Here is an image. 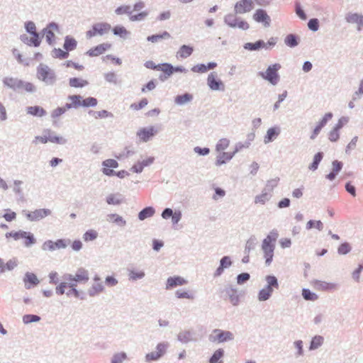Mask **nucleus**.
Instances as JSON below:
<instances>
[{"label": "nucleus", "instance_id": "nucleus-56", "mask_svg": "<svg viewBox=\"0 0 363 363\" xmlns=\"http://www.w3.org/2000/svg\"><path fill=\"white\" fill-rule=\"evenodd\" d=\"M40 320V318L36 315H25L23 317V321L24 323L28 324L33 322H38Z\"/></svg>", "mask_w": 363, "mask_h": 363}, {"label": "nucleus", "instance_id": "nucleus-63", "mask_svg": "<svg viewBox=\"0 0 363 363\" xmlns=\"http://www.w3.org/2000/svg\"><path fill=\"white\" fill-rule=\"evenodd\" d=\"M145 276V273L142 271L131 270L129 273L130 279L133 280H137L142 279Z\"/></svg>", "mask_w": 363, "mask_h": 363}, {"label": "nucleus", "instance_id": "nucleus-18", "mask_svg": "<svg viewBox=\"0 0 363 363\" xmlns=\"http://www.w3.org/2000/svg\"><path fill=\"white\" fill-rule=\"evenodd\" d=\"M43 133H45L48 141L56 144H65L66 139L62 136L55 135V133L51 129H45Z\"/></svg>", "mask_w": 363, "mask_h": 363}, {"label": "nucleus", "instance_id": "nucleus-27", "mask_svg": "<svg viewBox=\"0 0 363 363\" xmlns=\"http://www.w3.org/2000/svg\"><path fill=\"white\" fill-rule=\"evenodd\" d=\"M153 162V158H147L146 160H143L142 162H138L135 164L131 169L133 172L140 173L143 171V168Z\"/></svg>", "mask_w": 363, "mask_h": 363}, {"label": "nucleus", "instance_id": "nucleus-54", "mask_svg": "<svg viewBox=\"0 0 363 363\" xmlns=\"http://www.w3.org/2000/svg\"><path fill=\"white\" fill-rule=\"evenodd\" d=\"M53 56L59 59H66L69 56V52L64 51L60 48L55 49L53 50Z\"/></svg>", "mask_w": 363, "mask_h": 363}, {"label": "nucleus", "instance_id": "nucleus-57", "mask_svg": "<svg viewBox=\"0 0 363 363\" xmlns=\"http://www.w3.org/2000/svg\"><path fill=\"white\" fill-rule=\"evenodd\" d=\"M3 218L8 222H11L16 218V213L10 209H6Z\"/></svg>", "mask_w": 363, "mask_h": 363}, {"label": "nucleus", "instance_id": "nucleus-26", "mask_svg": "<svg viewBox=\"0 0 363 363\" xmlns=\"http://www.w3.org/2000/svg\"><path fill=\"white\" fill-rule=\"evenodd\" d=\"M26 112L33 116L42 117L46 114V111L38 106H28L26 108Z\"/></svg>", "mask_w": 363, "mask_h": 363}, {"label": "nucleus", "instance_id": "nucleus-5", "mask_svg": "<svg viewBox=\"0 0 363 363\" xmlns=\"http://www.w3.org/2000/svg\"><path fill=\"white\" fill-rule=\"evenodd\" d=\"M37 77L40 80L48 84H52L55 81V75L53 71L44 65H40L38 67Z\"/></svg>", "mask_w": 363, "mask_h": 363}, {"label": "nucleus", "instance_id": "nucleus-53", "mask_svg": "<svg viewBox=\"0 0 363 363\" xmlns=\"http://www.w3.org/2000/svg\"><path fill=\"white\" fill-rule=\"evenodd\" d=\"M115 12L118 15L130 14L132 13L131 7L128 5L121 6L116 9Z\"/></svg>", "mask_w": 363, "mask_h": 363}, {"label": "nucleus", "instance_id": "nucleus-47", "mask_svg": "<svg viewBox=\"0 0 363 363\" xmlns=\"http://www.w3.org/2000/svg\"><path fill=\"white\" fill-rule=\"evenodd\" d=\"M285 44L291 48L295 47L298 45V41L296 35L289 34L286 35L284 39Z\"/></svg>", "mask_w": 363, "mask_h": 363}, {"label": "nucleus", "instance_id": "nucleus-11", "mask_svg": "<svg viewBox=\"0 0 363 363\" xmlns=\"http://www.w3.org/2000/svg\"><path fill=\"white\" fill-rule=\"evenodd\" d=\"M68 242L64 239H59L56 241L47 240L42 245V249L44 251H55L60 249H64L67 246Z\"/></svg>", "mask_w": 363, "mask_h": 363}, {"label": "nucleus", "instance_id": "nucleus-8", "mask_svg": "<svg viewBox=\"0 0 363 363\" xmlns=\"http://www.w3.org/2000/svg\"><path fill=\"white\" fill-rule=\"evenodd\" d=\"M233 339V335L230 331L215 329L209 335V340L214 343H221Z\"/></svg>", "mask_w": 363, "mask_h": 363}, {"label": "nucleus", "instance_id": "nucleus-50", "mask_svg": "<svg viewBox=\"0 0 363 363\" xmlns=\"http://www.w3.org/2000/svg\"><path fill=\"white\" fill-rule=\"evenodd\" d=\"M97 236H98V233L96 230H89L84 234L83 238H84V241L89 242V241H92V240H95L97 238Z\"/></svg>", "mask_w": 363, "mask_h": 363}, {"label": "nucleus", "instance_id": "nucleus-20", "mask_svg": "<svg viewBox=\"0 0 363 363\" xmlns=\"http://www.w3.org/2000/svg\"><path fill=\"white\" fill-rule=\"evenodd\" d=\"M253 18L257 22L263 23L264 26H269L270 23V18L267 13L262 9H258L255 13Z\"/></svg>", "mask_w": 363, "mask_h": 363}, {"label": "nucleus", "instance_id": "nucleus-32", "mask_svg": "<svg viewBox=\"0 0 363 363\" xmlns=\"http://www.w3.org/2000/svg\"><path fill=\"white\" fill-rule=\"evenodd\" d=\"M89 84V82L81 78H70L69 80V84L72 87L74 88H82L85 86H86Z\"/></svg>", "mask_w": 363, "mask_h": 363}, {"label": "nucleus", "instance_id": "nucleus-62", "mask_svg": "<svg viewBox=\"0 0 363 363\" xmlns=\"http://www.w3.org/2000/svg\"><path fill=\"white\" fill-rule=\"evenodd\" d=\"M168 345L167 343H159L156 347V352L160 355V358L165 353Z\"/></svg>", "mask_w": 363, "mask_h": 363}, {"label": "nucleus", "instance_id": "nucleus-13", "mask_svg": "<svg viewBox=\"0 0 363 363\" xmlns=\"http://www.w3.org/2000/svg\"><path fill=\"white\" fill-rule=\"evenodd\" d=\"M253 9L252 0H240L235 5V12L236 13H245L250 11Z\"/></svg>", "mask_w": 363, "mask_h": 363}, {"label": "nucleus", "instance_id": "nucleus-37", "mask_svg": "<svg viewBox=\"0 0 363 363\" xmlns=\"http://www.w3.org/2000/svg\"><path fill=\"white\" fill-rule=\"evenodd\" d=\"M20 81L21 80H18L16 78L6 77L4 78L3 82L6 86L13 89H18V88L19 87Z\"/></svg>", "mask_w": 363, "mask_h": 363}, {"label": "nucleus", "instance_id": "nucleus-40", "mask_svg": "<svg viewBox=\"0 0 363 363\" xmlns=\"http://www.w3.org/2000/svg\"><path fill=\"white\" fill-rule=\"evenodd\" d=\"M224 351L223 349H218L216 350L211 357L210 363H223L221 358L223 357Z\"/></svg>", "mask_w": 363, "mask_h": 363}, {"label": "nucleus", "instance_id": "nucleus-42", "mask_svg": "<svg viewBox=\"0 0 363 363\" xmlns=\"http://www.w3.org/2000/svg\"><path fill=\"white\" fill-rule=\"evenodd\" d=\"M35 89V86L30 82H25L23 81H20L19 87L18 90L26 91V92H33Z\"/></svg>", "mask_w": 363, "mask_h": 363}, {"label": "nucleus", "instance_id": "nucleus-38", "mask_svg": "<svg viewBox=\"0 0 363 363\" xmlns=\"http://www.w3.org/2000/svg\"><path fill=\"white\" fill-rule=\"evenodd\" d=\"M26 231L18 230V231H11L6 233L5 234V237L6 239L12 238L14 240H18L20 239H23L25 237Z\"/></svg>", "mask_w": 363, "mask_h": 363}, {"label": "nucleus", "instance_id": "nucleus-9", "mask_svg": "<svg viewBox=\"0 0 363 363\" xmlns=\"http://www.w3.org/2000/svg\"><path fill=\"white\" fill-rule=\"evenodd\" d=\"M225 22L232 28H239L242 30L249 28L247 22L238 18L235 14H228L225 17Z\"/></svg>", "mask_w": 363, "mask_h": 363}, {"label": "nucleus", "instance_id": "nucleus-34", "mask_svg": "<svg viewBox=\"0 0 363 363\" xmlns=\"http://www.w3.org/2000/svg\"><path fill=\"white\" fill-rule=\"evenodd\" d=\"M233 156V154L221 152L217 157V160L216 162V164L217 166H220L224 164L226 161H229Z\"/></svg>", "mask_w": 363, "mask_h": 363}, {"label": "nucleus", "instance_id": "nucleus-1", "mask_svg": "<svg viewBox=\"0 0 363 363\" xmlns=\"http://www.w3.org/2000/svg\"><path fill=\"white\" fill-rule=\"evenodd\" d=\"M277 238L278 233L276 231H272L262 242V250L264 252L267 265H269L272 261L274 257V242Z\"/></svg>", "mask_w": 363, "mask_h": 363}, {"label": "nucleus", "instance_id": "nucleus-7", "mask_svg": "<svg viewBox=\"0 0 363 363\" xmlns=\"http://www.w3.org/2000/svg\"><path fill=\"white\" fill-rule=\"evenodd\" d=\"M111 26L108 23H97L92 26V28L86 31V36L87 38H91L96 35H103L111 30Z\"/></svg>", "mask_w": 363, "mask_h": 363}, {"label": "nucleus", "instance_id": "nucleus-43", "mask_svg": "<svg viewBox=\"0 0 363 363\" xmlns=\"http://www.w3.org/2000/svg\"><path fill=\"white\" fill-rule=\"evenodd\" d=\"M158 70L163 72L167 77H169L173 74L174 69L170 64L164 63L159 65Z\"/></svg>", "mask_w": 363, "mask_h": 363}, {"label": "nucleus", "instance_id": "nucleus-36", "mask_svg": "<svg viewBox=\"0 0 363 363\" xmlns=\"http://www.w3.org/2000/svg\"><path fill=\"white\" fill-rule=\"evenodd\" d=\"M279 134V130L277 128H271L267 132L264 137V143H268L276 138Z\"/></svg>", "mask_w": 363, "mask_h": 363}, {"label": "nucleus", "instance_id": "nucleus-15", "mask_svg": "<svg viewBox=\"0 0 363 363\" xmlns=\"http://www.w3.org/2000/svg\"><path fill=\"white\" fill-rule=\"evenodd\" d=\"M50 214L48 209H36L26 214L27 218L31 221L39 220Z\"/></svg>", "mask_w": 363, "mask_h": 363}, {"label": "nucleus", "instance_id": "nucleus-46", "mask_svg": "<svg viewBox=\"0 0 363 363\" xmlns=\"http://www.w3.org/2000/svg\"><path fill=\"white\" fill-rule=\"evenodd\" d=\"M82 106L83 107H94L96 106L98 103L97 99L94 97L82 99Z\"/></svg>", "mask_w": 363, "mask_h": 363}, {"label": "nucleus", "instance_id": "nucleus-16", "mask_svg": "<svg viewBox=\"0 0 363 363\" xmlns=\"http://www.w3.org/2000/svg\"><path fill=\"white\" fill-rule=\"evenodd\" d=\"M345 19L350 23H354L357 26L359 30L363 28V16L356 13H349L347 14Z\"/></svg>", "mask_w": 363, "mask_h": 363}, {"label": "nucleus", "instance_id": "nucleus-64", "mask_svg": "<svg viewBox=\"0 0 363 363\" xmlns=\"http://www.w3.org/2000/svg\"><path fill=\"white\" fill-rule=\"evenodd\" d=\"M333 118L332 113H325L322 119L318 122V125L320 126L322 128L327 124V123L331 120Z\"/></svg>", "mask_w": 363, "mask_h": 363}, {"label": "nucleus", "instance_id": "nucleus-14", "mask_svg": "<svg viewBox=\"0 0 363 363\" xmlns=\"http://www.w3.org/2000/svg\"><path fill=\"white\" fill-rule=\"evenodd\" d=\"M111 46L112 45L111 43H104L99 44L94 48H91L86 52V54L89 57H97L100 55L104 54L106 51L111 49Z\"/></svg>", "mask_w": 363, "mask_h": 363}, {"label": "nucleus", "instance_id": "nucleus-30", "mask_svg": "<svg viewBox=\"0 0 363 363\" xmlns=\"http://www.w3.org/2000/svg\"><path fill=\"white\" fill-rule=\"evenodd\" d=\"M77 42L74 38L69 36L65 38L63 47L67 52L74 50L77 48Z\"/></svg>", "mask_w": 363, "mask_h": 363}, {"label": "nucleus", "instance_id": "nucleus-23", "mask_svg": "<svg viewBox=\"0 0 363 363\" xmlns=\"http://www.w3.org/2000/svg\"><path fill=\"white\" fill-rule=\"evenodd\" d=\"M186 284V281L181 277H173L167 279L166 289H172Z\"/></svg>", "mask_w": 363, "mask_h": 363}, {"label": "nucleus", "instance_id": "nucleus-45", "mask_svg": "<svg viewBox=\"0 0 363 363\" xmlns=\"http://www.w3.org/2000/svg\"><path fill=\"white\" fill-rule=\"evenodd\" d=\"M148 104L146 98L142 99L138 103H133L130 106V108L134 111H138L145 107Z\"/></svg>", "mask_w": 363, "mask_h": 363}, {"label": "nucleus", "instance_id": "nucleus-17", "mask_svg": "<svg viewBox=\"0 0 363 363\" xmlns=\"http://www.w3.org/2000/svg\"><path fill=\"white\" fill-rule=\"evenodd\" d=\"M102 164L104 166L102 172L106 176L114 175V171L110 168H117L118 167V162L113 159L106 160L103 162Z\"/></svg>", "mask_w": 363, "mask_h": 363}, {"label": "nucleus", "instance_id": "nucleus-41", "mask_svg": "<svg viewBox=\"0 0 363 363\" xmlns=\"http://www.w3.org/2000/svg\"><path fill=\"white\" fill-rule=\"evenodd\" d=\"M112 30L114 35L123 38H126L129 34V32L127 30V29L125 27L121 26H115Z\"/></svg>", "mask_w": 363, "mask_h": 363}, {"label": "nucleus", "instance_id": "nucleus-55", "mask_svg": "<svg viewBox=\"0 0 363 363\" xmlns=\"http://www.w3.org/2000/svg\"><path fill=\"white\" fill-rule=\"evenodd\" d=\"M323 342V338L321 336L314 337L311 341L310 349L314 350L318 348L319 346L322 345Z\"/></svg>", "mask_w": 363, "mask_h": 363}, {"label": "nucleus", "instance_id": "nucleus-3", "mask_svg": "<svg viewBox=\"0 0 363 363\" xmlns=\"http://www.w3.org/2000/svg\"><path fill=\"white\" fill-rule=\"evenodd\" d=\"M265 279L267 285L266 287L262 289L258 294V298L261 301H266L269 298L273 292V289H279L278 281L274 276H267Z\"/></svg>", "mask_w": 363, "mask_h": 363}, {"label": "nucleus", "instance_id": "nucleus-12", "mask_svg": "<svg viewBox=\"0 0 363 363\" xmlns=\"http://www.w3.org/2000/svg\"><path fill=\"white\" fill-rule=\"evenodd\" d=\"M59 31L58 26L55 23H51L43 30V35L49 44H52L55 39V33Z\"/></svg>", "mask_w": 363, "mask_h": 363}, {"label": "nucleus", "instance_id": "nucleus-58", "mask_svg": "<svg viewBox=\"0 0 363 363\" xmlns=\"http://www.w3.org/2000/svg\"><path fill=\"white\" fill-rule=\"evenodd\" d=\"M269 196L267 193H262L255 197V203L263 205L269 200Z\"/></svg>", "mask_w": 363, "mask_h": 363}, {"label": "nucleus", "instance_id": "nucleus-28", "mask_svg": "<svg viewBox=\"0 0 363 363\" xmlns=\"http://www.w3.org/2000/svg\"><path fill=\"white\" fill-rule=\"evenodd\" d=\"M170 38H171V35L168 32L164 31L161 34L150 35L147 37V40L152 43H156L162 40H168Z\"/></svg>", "mask_w": 363, "mask_h": 363}, {"label": "nucleus", "instance_id": "nucleus-61", "mask_svg": "<svg viewBox=\"0 0 363 363\" xmlns=\"http://www.w3.org/2000/svg\"><path fill=\"white\" fill-rule=\"evenodd\" d=\"M176 296L179 298H187V299H193L194 295L189 292V291H177Z\"/></svg>", "mask_w": 363, "mask_h": 363}, {"label": "nucleus", "instance_id": "nucleus-51", "mask_svg": "<svg viewBox=\"0 0 363 363\" xmlns=\"http://www.w3.org/2000/svg\"><path fill=\"white\" fill-rule=\"evenodd\" d=\"M306 228L307 229L316 228L321 230L323 225L320 220H309L306 224Z\"/></svg>", "mask_w": 363, "mask_h": 363}, {"label": "nucleus", "instance_id": "nucleus-19", "mask_svg": "<svg viewBox=\"0 0 363 363\" xmlns=\"http://www.w3.org/2000/svg\"><path fill=\"white\" fill-rule=\"evenodd\" d=\"M155 133L153 127L145 128L139 130L137 133V135L140 140L143 142H147L151 137L154 135Z\"/></svg>", "mask_w": 363, "mask_h": 363}, {"label": "nucleus", "instance_id": "nucleus-52", "mask_svg": "<svg viewBox=\"0 0 363 363\" xmlns=\"http://www.w3.org/2000/svg\"><path fill=\"white\" fill-rule=\"evenodd\" d=\"M89 113L96 119L107 118L110 115V113L106 110L99 111H91Z\"/></svg>", "mask_w": 363, "mask_h": 363}, {"label": "nucleus", "instance_id": "nucleus-4", "mask_svg": "<svg viewBox=\"0 0 363 363\" xmlns=\"http://www.w3.org/2000/svg\"><path fill=\"white\" fill-rule=\"evenodd\" d=\"M281 69V65L279 63L274 64L268 67L265 72H260L259 75L264 79L267 80L273 85H276L279 81V75L278 71Z\"/></svg>", "mask_w": 363, "mask_h": 363}, {"label": "nucleus", "instance_id": "nucleus-29", "mask_svg": "<svg viewBox=\"0 0 363 363\" xmlns=\"http://www.w3.org/2000/svg\"><path fill=\"white\" fill-rule=\"evenodd\" d=\"M193 50L192 47L184 45L178 50L177 56L180 58H186L192 54Z\"/></svg>", "mask_w": 363, "mask_h": 363}, {"label": "nucleus", "instance_id": "nucleus-59", "mask_svg": "<svg viewBox=\"0 0 363 363\" xmlns=\"http://www.w3.org/2000/svg\"><path fill=\"white\" fill-rule=\"evenodd\" d=\"M126 358L127 355L125 352H119L113 356L111 363H122Z\"/></svg>", "mask_w": 363, "mask_h": 363}, {"label": "nucleus", "instance_id": "nucleus-39", "mask_svg": "<svg viewBox=\"0 0 363 363\" xmlns=\"http://www.w3.org/2000/svg\"><path fill=\"white\" fill-rule=\"evenodd\" d=\"M154 213L155 210L152 207H147L139 213L138 218L140 220H143L147 218L152 216Z\"/></svg>", "mask_w": 363, "mask_h": 363}, {"label": "nucleus", "instance_id": "nucleus-49", "mask_svg": "<svg viewBox=\"0 0 363 363\" xmlns=\"http://www.w3.org/2000/svg\"><path fill=\"white\" fill-rule=\"evenodd\" d=\"M322 159H323V154L321 152H318L317 154H315L314 156V158H313V162L309 167V169L313 171L317 169L318 164L320 162V161L322 160Z\"/></svg>", "mask_w": 363, "mask_h": 363}, {"label": "nucleus", "instance_id": "nucleus-35", "mask_svg": "<svg viewBox=\"0 0 363 363\" xmlns=\"http://www.w3.org/2000/svg\"><path fill=\"white\" fill-rule=\"evenodd\" d=\"M193 99V96L190 94L186 93L182 95H178L174 99V102L178 105H183L190 102Z\"/></svg>", "mask_w": 363, "mask_h": 363}, {"label": "nucleus", "instance_id": "nucleus-6", "mask_svg": "<svg viewBox=\"0 0 363 363\" xmlns=\"http://www.w3.org/2000/svg\"><path fill=\"white\" fill-rule=\"evenodd\" d=\"M65 279L66 281H72L74 283H86L89 279V274L88 270L84 268H79L75 274H67L65 276Z\"/></svg>", "mask_w": 363, "mask_h": 363}, {"label": "nucleus", "instance_id": "nucleus-24", "mask_svg": "<svg viewBox=\"0 0 363 363\" xmlns=\"http://www.w3.org/2000/svg\"><path fill=\"white\" fill-rule=\"evenodd\" d=\"M94 283L89 289V294L91 296L97 295L103 291L104 286L102 283L100 281V279L98 277H95L94 279Z\"/></svg>", "mask_w": 363, "mask_h": 363}, {"label": "nucleus", "instance_id": "nucleus-48", "mask_svg": "<svg viewBox=\"0 0 363 363\" xmlns=\"http://www.w3.org/2000/svg\"><path fill=\"white\" fill-rule=\"evenodd\" d=\"M230 141L226 138L220 139L216 145V150L218 152H224L229 146Z\"/></svg>", "mask_w": 363, "mask_h": 363}, {"label": "nucleus", "instance_id": "nucleus-21", "mask_svg": "<svg viewBox=\"0 0 363 363\" xmlns=\"http://www.w3.org/2000/svg\"><path fill=\"white\" fill-rule=\"evenodd\" d=\"M313 288L318 291H328L335 289V285L333 283L326 282L320 280L312 281Z\"/></svg>", "mask_w": 363, "mask_h": 363}, {"label": "nucleus", "instance_id": "nucleus-25", "mask_svg": "<svg viewBox=\"0 0 363 363\" xmlns=\"http://www.w3.org/2000/svg\"><path fill=\"white\" fill-rule=\"evenodd\" d=\"M82 96L80 95H72L69 96L68 99L70 101L69 104H66V108L67 109L74 108H77L82 106Z\"/></svg>", "mask_w": 363, "mask_h": 363}, {"label": "nucleus", "instance_id": "nucleus-33", "mask_svg": "<svg viewBox=\"0 0 363 363\" xmlns=\"http://www.w3.org/2000/svg\"><path fill=\"white\" fill-rule=\"evenodd\" d=\"M267 44L263 40H258L255 43H248L245 45V48L250 50H257L260 48H267Z\"/></svg>", "mask_w": 363, "mask_h": 363}, {"label": "nucleus", "instance_id": "nucleus-60", "mask_svg": "<svg viewBox=\"0 0 363 363\" xmlns=\"http://www.w3.org/2000/svg\"><path fill=\"white\" fill-rule=\"evenodd\" d=\"M24 243L26 246L28 247L35 242V239L34 238L32 233L26 232L25 237H23Z\"/></svg>", "mask_w": 363, "mask_h": 363}, {"label": "nucleus", "instance_id": "nucleus-2", "mask_svg": "<svg viewBox=\"0 0 363 363\" xmlns=\"http://www.w3.org/2000/svg\"><path fill=\"white\" fill-rule=\"evenodd\" d=\"M76 283L65 281L60 284L56 288L57 294L60 295L66 294L69 297L82 298L81 291L77 290Z\"/></svg>", "mask_w": 363, "mask_h": 363}, {"label": "nucleus", "instance_id": "nucleus-44", "mask_svg": "<svg viewBox=\"0 0 363 363\" xmlns=\"http://www.w3.org/2000/svg\"><path fill=\"white\" fill-rule=\"evenodd\" d=\"M302 296L306 301H315L318 298V295L307 289H303L302 290Z\"/></svg>", "mask_w": 363, "mask_h": 363}, {"label": "nucleus", "instance_id": "nucleus-22", "mask_svg": "<svg viewBox=\"0 0 363 363\" xmlns=\"http://www.w3.org/2000/svg\"><path fill=\"white\" fill-rule=\"evenodd\" d=\"M23 281L25 284V287L28 289L38 285L39 283L37 276L31 272H27L25 274Z\"/></svg>", "mask_w": 363, "mask_h": 363}, {"label": "nucleus", "instance_id": "nucleus-31", "mask_svg": "<svg viewBox=\"0 0 363 363\" xmlns=\"http://www.w3.org/2000/svg\"><path fill=\"white\" fill-rule=\"evenodd\" d=\"M107 220L111 223H116L120 226L125 225L126 222L123 218L118 214L111 213L107 216Z\"/></svg>", "mask_w": 363, "mask_h": 363}, {"label": "nucleus", "instance_id": "nucleus-10", "mask_svg": "<svg viewBox=\"0 0 363 363\" xmlns=\"http://www.w3.org/2000/svg\"><path fill=\"white\" fill-rule=\"evenodd\" d=\"M207 84L213 91H223L225 89L224 83L218 77V74L215 72L208 74Z\"/></svg>", "mask_w": 363, "mask_h": 363}]
</instances>
